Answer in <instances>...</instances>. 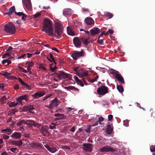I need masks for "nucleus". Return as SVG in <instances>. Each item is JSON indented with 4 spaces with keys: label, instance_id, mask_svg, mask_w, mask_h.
Masks as SVG:
<instances>
[{
    "label": "nucleus",
    "instance_id": "3c124183",
    "mask_svg": "<svg viewBox=\"0 0 155 155\" xmlns=\"http://www.w3.org/2000/svg\"><path fill=\"white\" fill-rule=\"evenodd\" d=\"M89 38H87V39H85V40L84 41V42H83V43L87 45L88 44V43H90V41H87V40L89 39Z\"/></svg>",
    "mask_w": 155,
    "mask_h": 155
},
{
    "label": "nucleus",
    "instance_id": "423d86ee",
    "mask_svg": "<svg viewBox=\"0 0 155 155\" xmlns=\"http://www.w3.org/2000/svg\"><path fill=\"white\" fill-rule=\"evenodd\" d=\"M116 149L115 148L112 147L108 145L105 146L100 149L101 152H114L116 151Z\"/></svg>",
    "mask_w": 155,
    "mask_h": 155
},
{
    "label": "nucleus",
    "instance_id": "0e129e2a",
    "mask_svg": "<svg viewBox=\"0 0 155 155\" xmlns=\"http://www.w3.org/2000/svg\"><path fill=\"white\" fill-rule=\"evenodd\" d=\"M107 31L108 32V34L110 33V34H113L114 32L113 30L111 29H109Z\"/></svg>",
    "mask_w": 155,
    "mask_h": 155
},
{
    "label": "nucleus",
    "instance_id": "49530a36",
    "mask_svg": "<svg viewBox=\"0 0 155 155\" xmlns=\"http://www.w3.org/2000/svg\"><path fill=\"white\" fill-rule=\"evenodd\" d=\"M41 15L40 12H38L33 15L34 18H36L39 17Z\"/></svg>",
    "mask_w": 155,
    "mask_h": 155
},
{
    "label": "nucleus",
    "instance_id": "338daca9",
    "mask_svg": "<svg viewBox=\"0 0 155 155\" xmlns=\"http://www.w3.org/2000/svg\"><path fill=\"white\" fill-rule=\"evenodd\" d=\"M26 54H24L22 55H21V56L18 57V58H17L18 59H20L21 58H23L25 56Z\"/></svg>",
    "mask_w": 155,
    "mask_h": 155
},
{
    "label": "nucleus",
    "instance_id": "052dcab7",
    "mask_svg": "<svg viewBox=\"0 0 155 155\" xmlns=\"http://www.w3.org/2000/svg\"><path fill=\"white\" fill-rule=\"evenodd\" d=\"M98 78V77L97 76L95 78L92 79H91V83H93L95 81H97V79Z\"/></svg>",
    "mask_w": 155,
    "mask_h": 155
},
{
    "label": "nucleus",
    "instance_id": "58836bf2",
    "mask_svg": "<svg viewBox=\"0 0 155 155\" xmlns=\"http://www.w3.org/2000/svg\"><path fill=\"white\" fill-rule=\"evenodd\" d=\"M54 116L57 117H64V114H62L57 113L55 114L54 115Z\"/></svg>",
    "mask_w": 155,
    "mask_h": 155
},
{
    "label": "nucleus",
    "instance_id": "09e8293b",
    "mask_svg": "<svg viewBox=\"0 0 155 155\" xmlns=\"http://www.w3.org/2000/svg\"><path fill=\"white\" fill-rule=\"evenodd\" d=\"M97 43L99 44L100 45H103L104 44L103 40L102 39L100 40L98 39L97 41Z\"/></svg>",
    "mask_w": 155,
    "mask_h": 155
},
{
    "label": "nucleus",
    "instance_id": "4be33fe9",
    "mask_svg": "<svg viewBox=\"0 0 155 155\" xmlns=\"http://www.w3.org/2000/svg\"><path fill=\"white\" fill-rule=\"evenodd\" d=\"M45 147L51 153H54L57 151L56 149L54 147H51L49 146L47 144L44 145Z\"/></svg>",
    "mask_w": 155,
    "mask_h": 155
},
{
    "label": "nucleus",
    "instance_id": "4468645a",
    "mask_svg": "<svg viewBox=\"0 0 155 155\" xmlns=\"http://www.w3.org/2000/svg\"><path fill=\"white\" fill-rule=\"evenodd\" d=\"M83 149L87 151L90 152L92 149V145L90 143H84L83 145Z\"/></svg>",
    "mask_w": 155,
    "mask_h": 155
},
{
    "label": "nucleus",
    "instance_id": "4d7b16f0",
    "mask_svg": "<svg viewBox=\"0 0 155 155\" xmlns=\"http://www.w3.org/2000/svg\"><path fill=\"white\" fill-rule=\"evenodd\" d=\"M113 116L112 115L109 114L108 115V120L109 121L111 120H112V119L113 118Z\"/></svg>",
    "mask_w": 155,
    "mask_h": 155
},
{
    "label": "nucleus",
    "instance_id": "412c9836",
    "mask_svg": "<svg viewBox=\"0 0 155 155\" xmlns=\"http://www.w3.org/2000/svg\"><path fill=\"white\" fill-rule=\"evenodd\" d=\"M21 137V133L17 132H15L11 136V137L12 138H13L15 139H19Z\"/></svg>",
    "mask_w": 155,
    "mask_h": 155
},
{
    "label": "nucleus",
    "instance_id": "6ab92c4d",
    "mask_svg": "<svg viewBox=\"0 0 155 155\" xmlns=\"http://www.w3.org/2000/svg\"><path fill=\"white\" fill-rule=\"evenodd\" d=\"M9 143L12 145H15L16 146H18V147H20V146H21L22 144V142L21 140H11L9 142Z\"/></svg>",
    "mask_w": 155,
    "mask_h": 155
},
{
    "label": "nucleus",
    "instance_id": "8fccbe9b",
    "mask_svg": "<svg viewBox=\"0 0 155 155\" xmlns=\"http://www.w3.org/2000/svg\"><path fill=\"white\" fill-rule=\"evenodd\" d=\"M23 110L24 111H28V110H29L28 106H24L23 107Z\"/></svg>",
    "mask_w": 155,
    "mask_h": 155
},
{
    "label": "nucleus",
    "instance_id": "c756f323",
    "mask_svg": "<svg viewBox=\"0 0 155 155\" xmlns=\"http://www.w3.org/2000/svg\"><path fill=\"white\" fill-rule=\"evenodd\" d=\"M113 129L110 124H108L107 126V133L108 134H110L112 131Z\"/></svg>",
    "mask_w": 155,
    "mask_h": 155
},
{
    "label": "nucleus",
    "instance_id": "f8f14e48",
    "mask_svg": "<svg viewBox=\"0 0 155 155\" xmlns=\"http://www.w3.org/2000/svg\"><path fill=\"white\" fill-rule=\"evenodd\" d=\"M40 131L44 136H47L49 134L48 128L46 126L42 127L40 130Z\"/></svg>",
    "mask_w": 155,
    "mask_h": 155
},
{
    "label": "nucleus",
    "instance_id": "aec40b11",
    "mask_svg": "<svg viewBox=\"0 0 155 155\" xmlns=\"http://www.w3.org/2000/svg\"><path fill=\"white\" fill-rule=\"evenodd\" d=\"M115 78L121 83L122 84H124L125 82L124 78L120 74L117 73L115 74Z\"/></svg>",
    "mask_w": 155,
    "mask_h": 155
},
{
    "label": "nucleus",
    "instance_id": "f257e3e1",
    "mask_svg": "<svg viewBox=\"0 0 155 155\" xmlns=\"http://www.w3.org/2000/svg\"><path fill=\"white\" fill-rule=\"evenodd\" d=\"M54 28L55 31L54 32L50 21L47 19L44 20L42 31H45L48 35L52 36L58 39L63 32V26L60 23H56L54 25Z\"/></svg>",
    "mask_w": 155,
    "mask_h": 155
},
{
    "label": "nucleus",
    "instance_id": "39448f33",
    "mask_svg": "<svg viewBox=\"0 0 155 155\" xmlns=\"http://www.w3.org/2000/svg\"><path fill=\"white\" fill-rule=\"evenodd\" d=\"M84 54V53L83 51H74L71 54V57L74 60H76L80 57L83 56Z\"/></svg>",
    "mask_w": 155,
    "mask_h": 155
},
{
    "label": "nucleus",
    "instance_id": "f3484780",
    "mask_svg": "<svg viewBox=\"0 0 155 155\" xmlns=\"http://www.w3.org/2000/svg\"><path fill=\"white\" fill-rule=\"evenodd\" d=\"M84 22L87 25H94V21L93 19L91 17H87L84 20Z\"/></svg>",
    "mask_w": 155,
    "mask_h": 155
},
{
    "label": "nucleus",
    "instance_id": "473e14b6",
    "mask_svg": "<svg viewBox=\"0 0 155 155\" xmlns=\"http://www.w3.org/2000/svg\"><path fill=\"white\" fill-rule=\"evenodd\" d=\"M25 120H22L18 121L16 125L17 126L21 127L22 125V124L23 123L25 124Z\"/></svg>",
    "mask_w": 155,
    "mask_h": 155
},
{
    "label": "nucleus",
    "instance_id": "e2e57ef3",
    "mask_svg": "<svg viewBox=\"0 0 155 155\" xmlns=\"http://www.w3.org/2000/svg\"><path fill=\"white\" fill-rule=\"evenodd\" d=\"M51 96V94L46 95L44 97V99H43V101H45L46 99H48V98L50 97Z\"/></svg>",
    "mask_w": 155,
    "mask_h": 155
},
{
    "label": "nucleus",
    "instance_id": "6e6552de",
    "mask_svg": "<svg viewBox=\"0 0 155 155\" xmlns=\"http://www.w3.org/2000/svg\"><path fill=\"white\" fill-rule=\"evenodd\" d=\"M74 70L78 73L77 74L79 77L86 76L88 75L87 73L84 72L81 68L79 69V68L78 67L75 68L74 69Z\"/></svg>",
    "mask_w": 155,
    "mask_h": 155
},
{
    "label": "nucleus",
    "instance_id": "2f4dec72",
    "mask_svg": "<svg viewBox=\"0 0 155 155\" xmlns=\"http://www.w3.org/2000/svg\"><path fill=\"white\" fill-rule=\"evenodd\" d=\"M104 15L106 17H108L109 18H111L113 16V15L112 13L109 12H105L104 13Z\"/></svg>",
    "mask_w": 155,
    "mask_h": 155
},
{
    "label": "nucleus",
    "instance_id": "f03ea898",
    "mask_svg": "<svg viewBox=\"0 0 155 155\" xmlns=\"http://www.w3.org/2000/svg\"><path fill=\"white\" fill-rule=\"evenodd\" d=\"M4 30L7 33L11 34H14L16 31L15 26L12 22H9L6 24Z\"/></svg>",
    "mask_w": 155,
    "mask_h": 155
},
{
    "label": "nucleus",
    "instance_id": "13d9d810",
    "mask_svg": "<svg viewBox=\"0 0 155 155\" xmlns=\"http://www.w3.org/2000/svg\"><path fill=\"white\" fill-rule=\"evenodd\" d=\"M8 79H14V80H17V78L15 77H13L11 76L8 77Z\"/></svg>",
    "mask_w": 155,
    "mask_h": 155
},
{
    "label": "nucleus",
    "instance_id": "7c9ffc66",
    "mask_svg": "<svg viewBox=\"0 0 155 155\" xmlns=\"http://www.w3.org/2000/svg\"><path fill=\"white\" fill-rule=\"evenodd\" d=\"M1 74L5 77H7V78L8 79V77H9L8 76L10 75L11 73L4 71H2L1 72Z\"/></svg>",
    "mask_w": 155,
    "mask_h": 155
},
{
    "label": "nucleus",
    "instance_id": "dca6fc26",
    "mask_svg": "<svg viewBox=\"0 0 155 155\" xmlns=\"http://www.w3.org/2000/svg\"><path fill=\"white\" fill-rule=\"evenodd\" d=\"M22 2L27 9L30 10L31 9V5L30 0H22Z\"/></svg>",
    "mask_w": 155,
    "mask_h": 155
},
{
    "label": "nucleus",
    "instance_id": "680f3d73",
    "mask_svg": "<svg viewBox=\"0 0 155 155\" xmlns=\"http://www.w3.org/2000/svg\"><path fill=\"white\" fill-rule=\"evenodd\" d=\"M17 111V109H11V113L15 114V113Z\"/></svg>",
    "mask_w": 155,
    "mask_h": 155
},
{
    "label": "nucleus",
    "instance_id": "a19ab883",
    "mask_svg": "<svg viewBox=\"0 0 155 155\" xmlns=\"http://www.w3.org/2000/svg\"><path fill=\"white\" fill-rule=\"evenodd\" d=\"M50 70L53 72H54L55 70L57 68V67L56 65H55L54 68L52 67L51 66V65H50Z\"/></svg>",
    "mask_w": 155,
    "mask_h": 155
},
{
    "label": "nucleus",
    "instance_id": "6e6d98bb",
    "mask_svg": "<svg viewBox=\"0 0 155 155\" xmlns=\"http://www.w3.org/2000/svg\"><path fill=\"white\" fill-rule=\"evenodd\" d=\"M104 120V118L102 117H100L98 118V121L100 123V124H101V121H102Z\"/></svg>",
    "mask_w": 155,
    "mask_h": 155
},
{
    "label": "nucleus",
    "instance_id": "e433bc0d",
    "mask_svg": "<svg viewBox=\"0 0 155 155\" xmlns=\"http://www.w3.org/2000/svg\"><path fill=\"white\" fill-rule=\"evenodd\" d=\"M26 64H28V66L29 67L31 68L32 66L33 65L34 63L32 61L30 62L27 61L26 63Z\"/></svg>",
    "mask_w": 155,
    "mask_h": 155
},
{
    "label": "nucleus",
    "instance_id": "0eeeda50",
    "mask_svg": "<svg viewBox=\"0 0 155 155\" xmlns=\"http://www.w3.org/2000/svg\"><path fill=\"white\" fill-rule=\"evenodd\" d=\"M25 124L28 125L33 126L35 127H37L38 128L41 125L40 124L38 123L36 121L30 120H27L25 123Z\"/></svg>",
    "mask_w": 155,
    "mask_h": 155
},
{
    "label": "nucleus",
    "instance_id": "1a4fd4ad",
    "mask_svg": "<svg viewBox=\"0 0 155 155\" xmlns=\"http://www.w3.org/2000/svg\"><path fill=\"white\" fill-rule=\"evenodd\" d=\"M73 42L76 48H79L81 46V42L80 39L78 37L74 38L73 39Z\"/></svg>",
    "mask_w": 155,
    "mask_h": 155
},
{
    "label": "nucleus",
    "instance_id": "f704fd0d",
    "mask_svg": "<svg viewBox=\"0 0 155 155\" xmlns=\"http://www.w3.org/2000/svg\"><path fill=\"white\" fill-rule=\"evenodd\" d=\"M7 99L6 96H3L0 99L1 101L4 103L5 102V101Z\"/></svg>",
    "mask_w": 155,
    "mask_h": 155
},
{
    "label": "nucleus",
    "instance_id": "9b49d317",
    "mask_svg": "<svg viewBox=\"0 0 155 155\" xmlns=\"http://www.w3.org/2000/svg\"><path fill=\"white\" fill-rule=\"evenodd\" d=\"M45 94V93L44 91H38L32 96L34 98L37 99L42 97Z\"/></svg>",
    "mask_w": 155,
    "mask_h": 155
},
{
    "label": "nucleus",
    "instance_id": "20e7f679",
    "mask_svg": "<svg viewBox=\"0 0 155 155\" xmlns=\"http://www.w3.org/2000/svg\"><path fill=\"white\" fill-rule=\"evenodd\" d=\"M97 92L100 95H104L108 93V88L105 86L101 85L97 89Z\"/></svg>",
    "mask_w": 155,
    "mask_h": 155
},
{
    "label": "nucleus",
    "instance_id": "9d476101",
    "mask_svg": "<svg viewBox=\"0 0 155 155\" xmlns=\"http://www.w3.org/2000/svg\"><path fill=\"white\" fill-rule=\"evenodd\" d=\"M70 74H69L66 73L62 71H60V76L59 79L61 80L68 78L70 79Z\"/></svg>",
    "mask_w": 155,
    "mask_h": 155
},
{
    "label": "nucleus",
    "instance_id": "c03bdc74",
    "mask_svg": "<svg viewBox=\"0 0 155 155\" xmlns=\"http://www.w3.org/2000/svg\"><path fill=\"white\" fill-rule=\"evenodd\" d=\"M15 103L14 102H12L10 103L9 104V106L10 107H15Z\"/></svg>",
    "mask_w": 155,
    "mask_h": 155
},
{
    "label": "nucleus",
    "instance_id": "5701e85b",
    "mask_svg": "<svg viewBox=\"0 0 155 155\" xmlns=\"http://www.w3.org/2000/svg\"><path fill=\"white\" fill-rule=\"evenodd\" d=\"M65 88L66 89L70 91V90H73L75 92H78L79 90L78 89L75 87L74 86H69L65 87Z\"/></svg>",
    "mask_w": 155,
    "mask_h": 155
},
{
    "label": "nucleus",
    "instance_id": "a878e982",
    "mask_svg": "<svg viewBox=\"0 0 155 155\" xmlns=\"http://www.w3.org/2000/svg\"><path fill=\"white\" fill-rule=\"evenodd\" d=\"M15 8L14 6H12L10 7L9 9V11L8 13H5L10 16L13 12H15Z\"/></svg>",
    "mask_w": 155,
    "mask_h": 155
},
{
    "label": "nucleus",
    "instance_id": "de8ad7c7",
    "mask_svg": "<svg viewBox=\"0 0 155 155\" xmlns=\"http://www.w3.org/2000/svg\"><path fill=\"white\" fill-rule=\"evenodd\" d=\"M18 80L21 85H23L25 83V82L23 81L20 78H18Z\"/></svg>",
    "mask_w": 155,
    "mask_h": 155
},
{
    "label": "nucleus",
    "instance_id": "4c0bfd02",
    "mask_svg": "<svg viewBox=\"0 0 155 155\" xmlns=\"http://www.w3.org/2000/svg\"><path fill=\"white\" fill-rule=\"evenodd\" d=\"M150 150L151 152H155V145H151L150 147Z\"/></svg>",
    "mask_w": 155,
    "mask_h": 155
},
{
    "label": "nucleus",
    "instance_id": "2eb2a0df",
    "mask_svg": "<svg viewBox=\"0 0 155 155\" xmlns=\"http://www.w3.org/2000/svg\"><path fill=\"white\" fill-rule=\"evenodd\" d=\"M100 29L98 28L94 27L90 30V35L91 36H93L97 34L100 32Z\"/></svg>",
    "mask_w": 155,
    "mask_h": 155
},
{
    "label": "nucleus",
    "instance_id": "774afa93",
    "mask_svg": "<svg viewBox=\"0 0 155 155\" xmlns=\"http://www.w3.org/2000/svg\"><path fill=\"white\" fill-rule=\"evenodd\" d=\"M17 150L16 148H12L10 149V150L13 152H15Z\"/></svg>",
    "mask_w": 155,
    "mask_h": 155
},
{
    "label": "nucleus",
    "instance_id": "5fc2aeb1",
    "mask_svg": "<svg viewBox=\"0 0 155 155\" xmlns=\"http://www.w3.org/2000/svg\"><path fill=\"white\" fill-rule=\"evenodd\" d=\"M82 10L83 11V12H89V10L87 9L86 8H82Z\"/></svg>",
    "mask_w": 155,
    "mask_h": 155
},
{
    "label": "nucleus",
    "instance_id": "7ed1b4c3",
    "mask_svg": "<svg viewBox=\"0 0 155 155\" xmlns=\"http://www.w3.org/2000/svg\"><path fill=\"white\" fill-rule=\"evenodd\" d=\"M59 103V101L56 98L52 100L51 104L48 105H46L45 106V107H47V109H46L47 110L49 111L51 109L57 107L58 106V103Z\"/></svg>",
    "mask_w": 155,
    "mask_h": 155
},
{
    "label": "nucleus",
    "instance_id": "a211bd4d",
    "mask_svg": "<svg viewBox=\"0 0 155 155\" xmlns=\"http://www.w3.org/2000/svg\"><path fill=\"white\" fill-rule=\"evenodd\" d=\"M72 10L69 8H64L63 10V14L64 15L70 16L71 14Z\"/></svg>",
    "mask_w": 155,
    "mask_h": 155
},
{
    "label": "nucleus",
    "instance_id": "bf43d9fd",
    "mask_svg": "<svg viewBox=\"0 0 155 155\" xmlns=\"http://www.w3.org/2000/svg\"><path fill=\"white\" fill-rule=\"evenodd\" d=\"M13 87L15 90H16L19 88V86L18 84H16L14 85Z\"/></svg>",
    "mask_w": 155,
    "mask_h": 155
},
{
    "label": "nucleus",
    "instance_id": "37998d69",
    "mask_svg": "<svg viewBox=\"0 0 155 155\" xmlns=\"http://www.w3.org/2000/svg\"><path fill=\"white\" fill-rule=\"evenodd\" d=\"M27 16V15L24 13L23 15H22L21 19L24 21H25Z\"/></svg>",
    "mask_w": 155,
    "mask_h": 155
},
{
    "label": "nucleus",
    "instance_id": "cd10ccee",
    "mask_svg": "<svg viewBox=\"0 0 155 155\" xmlns=\"http://www.w3.org/2000/svg\"><path fill=\"white\" fill-rule=\"evenodd\" d=\"M2 63L4 64L5 65H8L11 64L12 63V62L10 60L8 59H5L3 60L2 62Z\"/></svg>",
    "mask_w": 155,
    "mask_h": 155
},
{
    "label": "nucleus",
    "instance_id": "69168bd1",
    "mask_svg": "<svg viewBox=\"0 0 155 155\" xmlns=\"http://www.w3.org/2000/svg\"><path fill=\"white\" fill-rule=\"evenodd\" d=\"M65 118V117H59V118H56L55 119V120H63L64 118Z\"/></svg>",
    "mask_w": 155,
    "mask_h": 155
},
{
    "label": "nucleus",
    "instance_id": "393cba45",
    "mask_svg": "<svg viewBox=\"0 0 155 155\" xmlns=\"http://www.w3.org/2000/svg\"><path fill=\"white\" fill-rule=\"evenodd\" d=\"M75 80L78 85H80L81 87L84 86L83 84L77 76L75 77Z\"/></svg>",
    "mask_w": 155,
    "mask_h": 155
},
{
    "label": "nucleus",
    "instance_id": "c9c22d12",
    "mask_svg": "<svg viewBox=\"0 0 155 155\" xmlns=\"http://www.w3.org/2000/svg\"><path fill=\"white\" fill-rule=\"evenodd\" d=\"M24 86V87L27 89L29 90L31 89V87L28 84L25 83L23 85Z\"/></svg>",
    "mask_w": 155,
    "mask_h": 155
},
{
    "label": "nucleus",
    "instance_id": "c85d7f7f",
    "mask_svg": "<svg viewBox=\"0 0 155 155\" xmlns=\"http://www.w3.org/2000/svg\"><path fill=\"white\" fill-rule=\"evenodd\" d=\"M117 88L120 93H122L124 91V90L123 86L121 84L117 85Z\"/></svg>",
    "mask_w": 155,
    "mask_h": 155
},
{
    "label": "nucleus",
    "instance_id": "a18cd8bd",
    "mask_svg": "<svg viewBox=\"0 0 155 155\" xmlns=\"http://www.w3.org/2000/svg\"><path fill=\"white\" fill-rule=\"evenodd\" d=\"M29 107L28 111L31 113H32V110L34 109V107L33 105L28 106Z\"/></svg>",
    "mask_w": 155,
    "mask_h": 155
},
{
    "label": "nucleus",
    "instance_id": "ddd939ff",
    "mask_svg": "<svg viewBox=\"0 0 155 155\" xmlns=\"http://www.w3.org/2000/svg\"><path fill=\"white\" fill-rule=\"evenodd\" d=\"M16 101H18L19 104L22 105V101L24 100L25 101H27L28 100V95H24L19 96L16 98Z\"/></svg>",
    "mask_w": 155,
    "mask_h": 155
},
{
    "label": "nucleus",
    "instance_id": "603ef678",
    "mask_svg": "<svg viewBox=\"0 0 155 155\" xmlns=\"http://www.w3.org/2000/svg\"><path fill=\"white\" fill-rule=\"evenodd\" d=\"M9 137L8 136L6 135V134H3L2 136V138L4 139L7 140Z\"/></svg>",
    "mask_w": 155,
    "mask_h": 155
},
{
    "label": "nucleus",
    "instance_id": "b1692460",
    "mask_svg": "<svg viewBox=\"0 0 155 155\" xmlns=\"http://www.w3.org/2000/svg\"><path fill=\"white\" fill-rule=\"evenodd\" d=\"M1 132L2 133H6L8 135H10L12 133V131L10 129L7 128L2 130Z\"/></svg>",
    "mask_w": 155,
    "mask_h": 155
},
{
    "label": "nucleus",
    "instance_id": "bb28decb",
    "mask_svg": "<svg viewBox=\"0 0 155 155\" xmlns=\"http://www.w3.org/2000/svg\"><path fill=\"white\" fill-rule=\"evenodd\" d=\"M67 31L68 34L71 36H74V33L72 31L71 29L69 27H68L67 28Z\"/></svg>",
    "mask_w": 155,
    "mask_h": 155
},
{
    "label": "nucleus",
    "instance_id": "864d4df0",
    "mask_svg": "<svg viewBox=\"0 0 155 155\" xmlns=\"http://www.w3.org/2000/svg\"><path fill=\"white\" fill-rule=\"evenodd\" d=\"M24 13L22 12H15V14L17 15H18L19 16H21L23 15Z\"/></svg>",
    "mask_w": 155,
    "mask_h": 155
},
{
    "label": "nucleus",
    "instance_id": "ea45409f",
    "mask_svg": "<svg viewBox=\"0 0 155 155\" xmlns=\"http://www.w3.org/2000/svg\"><path fill=\"white\" fill-rule=\"evenodd\" d=\"M49 128L51 129H53L55 128L56 125L54 123H52L51 125L49 126Z\"/></svg>",
    "mask_w": 155,
    "mask_h": 155
},
{
    "label": "nucleus",
    "instance_id": "79ce46f5",
    "mask_svg": "<svg viewBox=\"0 0 155 155\" xmlns=\"http://www.w3.org/2000/svg\"><path fill=\"white\" fill-rule=\"evenodd\" d=\"M129 121L126 120L124 121V125L126 127H128L129 126Z\"/></svg>",
    "mask_w": 155,
    "mask_h": 155
},
{
    "label": "nucleus",
    "instance_id": "72a5a7b5",
    "mask_svg": "<svg viewBox=\"0 0 155 155\" xmlns=\"http://www.w3.org/2000/svg\"><path fill=\"white\" fill-rule=\"evenodd\" d=\"M61 148L64 151H66L68 150H69L71 149V148L70 147L66 145H61Z\"/></svg>",
    "mask_w": 155,
    "mask_h": 155
}]
</instances>
